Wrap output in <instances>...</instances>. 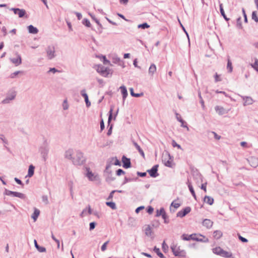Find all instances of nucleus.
Returning <instances> with one entry per match:
<instances>
[{
	"label": "nucleus",
	"mask_w": 258,
	"mask_h": 258,
	"mask_svg": "<svg viewBox=\"0 0 258 258\" xmlns=\"http://www.w3.org/2000/svg\"><path fill=\"white\" fill-rule=\"evenodd\" d=\"M0 140H1L3 143L5 144H8V142L4 135L0 134Z\"/></svg>",
	"instance_id": "obj_48"
},
{
	"label": "nucleus",
	"mask_w": 258,
	"mask_h": 258,
	"mask_svg": "<svg viewBox=\"0 0 258 258\" xmlns=\"http://www.w3.org/2000/svg\"><path fill=\"white\" fill-rule=\"evenodd\" d=\"M170 248L175 256H180L185 257L186 256V251L183 249H181L179 246L172 243L170 246Z\"/></svg>",
	"instance_id": "obj_2"
},
{
	"label": "nucleus",
	"mask_w": 258,
	"mask_h": 258,
	"mask_svg": "<svg viewBox=\"0 0 258 258\" xmlns=\"http://www.w3.org/2000/svg\"><path fill=\"white\" fill-rule=\"evenodd\" d=\"M158 165H155L152 167V168L149 170H147V172L149 173L150 176L152 177H156L159 175L158 173Z\"/></svg>",
	"instance_id": "obj_8"
},
{
	"label": "nucleus",
	"mask_w": 258,
	"mask_h": 258,
	"mask_svg": "<svg viewBox=\"0 0 258 258\" xmlns=\"http://www.w3.org/2000/svg\"><path fill=\"white\" fill-rule=\"evenodd\" d=\"M195 235L192 237V240L197 241L203 242L207 243L209 242V239L205 236L201 234H192Z\"/></svg>",
	"instance_id": "obj_7"
},
{
	"label": "nucleus",
	"mask_w": 258,
	"mask_h": 258,
	"mask_svg": "<svg viewBox=\"0 0 258 258\" xmlns=\"http://www.w3.org/2000/svg\"><path fill=\"white\" fill-rule=\"evenodd\" d=\"M215 109L216 112L219 115H223L228 112V111L225 108H224V107H223L222 106H215Z\"/></svg>",
	"instance_id": "obj_19"
},
{
	"label": "nucleus",
	"mask_w": 258,
	"mask_h": 258,
	"mask_svg": "<svg viewBox=\"0 0 258 258\" xmlns=\"http://www.w3.org/2000/svg\"><path fill=\"white\" fill-rule=\"evenodd\" d=\"M17 192H16V191H13L9 190L7 189H5V192H4V195L9 196H12L13 197H16Z\"/></svg>",
	"instance_id": "obj_33"
},
{
	"label": "nucleus",
	"mask_w": 258,
	"mask_h": 258,
	"mask_svg": "<svg viewBox=\"0 0 258 258\" xmlns=\"http://www.w3.org/2000/svg\"><path fill=\"white\" fill-rule=\"evenodd\" d=\"M28 30L29 33L31 34H36L38 32V30L37 28L34 27L33 25H30L28 26Z\"/></svg>",
	"instance_id": "obj_23"
},
{
	"label": "nucleus",
	"mask_w": 258,
	"mask_h": 258,
	"mask_svg": "<svg viewBox=\"0 0 258 258\" xmlns=\"http://www.w3.org/2000/svg\"><path fill=\"white\" fill-rule=\"evenodd\" d=\"M238 95L244 101V102H243V105L244 106H247V105H251L253 103V102H254V101L252 99V98L251 97H250V96H244L240 95L239 94H238Z\"/></svg>",
	"instance_id": "obj_11"
},
{
	"label": "nucleus",
	"mask_w": 258,
	"mask_h": 258,
	"mask_svg": "<svg viewBox=\"0 0 258 258\" xmlns=\"http://www.w3.org/2000/svg\"><path fill=\"white\" fill-rule=\"evenodd\" d=\"M119 89L122 95L123 101L124 102L128 95L126 88L124 86H121L120 87Z\"/></svg>",
	"instance_id": "obj_22"
},
{
	"label": "nucleus",
	"mask_w": 258,
	"mask_h": 258,
	"mask_svg": "<svg viewBox=\"0 0 258 258\" xmlns=\"http://www.w3.org/2000/svg\"><path fill=\"white\" fill-rule=\"evenodd\" d=\"M97 72L104 77H108L110 70L102 65H99L96 70Z\"/></svg>",
	"instance_id": "obj_6"
},
{
	"label": "nucleus",
	"mask_w": 258,
	"mask_h": 258,
	"mask_svg": "<svg viewBox=\"0 0 258 258\" xmlns=\"http://www.w3.org/2000/svg\"><path fill=\"white\" fill-rule=\"evenodd\" d=\"M191 211V208L189 207H186L183 210L178 212L177 213V217L182 218L184 217L186 214L189 213Z\"/></svg>",
	"instance_id": "obj_12"
},
{
	"label": "nucleus",
	"mask_w": 258,
	"mask_h": 258,
	"mask_svg": "<svg viewBox=\"0 0 258 258\" xmlns=\"http://www.w3.org/2000/svg\"><path fill=\"white\" fill-rule=\"evenodd\" d=\"M15 55L16 56V58H10V60L16 66H18L22 63V58L20 54L18 52H16Z\"/></svg>",
	"instance_id": "obj_10"
},
{
	"label": "nucleus",
	"mask_w": 258,
	"mask_h": 258,
	"mask_svg": "<svg viewBox=\"0 0 258 258\" xmlns=\"http://www.w3.org/2000/svg\"><path fill=\"white\" fill-rule=\"evenodd\" d=\"M165 213H166V212L165 211L164 209L163 208H160V210H157L156 216V217H159L160 216H162L163 215V214H164Z\"/></svg>",
	"instance_id": "obj_39"
},
{
	"label": "nucleus",
	"mask_w": 258,
	"mask_h": 258,
	"mask_svg": "<svg viewBox=\"0 0 258 258\" xmlns=\"http://www.w3.org/2000/svg\"><path fill=\"white\" fill-rule=\"evenodd\" d=\"M194 236L195 235H192V234L189 235L184 234L182 235L181 238L183 240H189L190 239L192 240V237Z\"/></svg>",
	"instance_id": "obj_37"
},
{
	"label": "nucleus",
	"mask_w": 258,
	"mask_h": 258,
	"mask_svg": "<svg viewBox=\"0 0 258 258\" xmlns=\"http://www.w3.org/2000/svg\"><path fill=\"white\" fill-rule=\"evenodd\" d=\"M213 222L208 219H204L202 222L203 225L208 229L211 228L213 225Z\"/></svg>",
	"instance_id": "obj_21"
},
{
	"label": "nucleus",
	"mask_w": 258,
	"mask_h": 258,
	"mask_svg": "<svg viewBox=\"0 0 258 258\" xmlns=\"http://www.w3.org/2000/svg\"><path fill=\"white\" fill-rule=\"evenodd\" d=\"M11 10L13 11L15 14L18 15L19 18H23L26 14V11L24 9L12 8Z\"/></svg>",
	"instance_id": "obj_14"
},
{
	"label": "nucleus",
	"mask_w": 258,
	"mask_h": 258,
	"mask_svg": "<svg viewBox=\"0 0 258 258\" xmlns=\"http://www.w3.org/2000/svg\"><path fill=\"white\" fill-rule=\"evenodd\" d=\"M153 250L160 258H165L164 255L160 252V249L159 248L155 246L154 247Z\"/></svg>",
	"instance_id": "obj_36"
},
{
	"label": "nucleus",
	"mask_w": 258,
	"mask_h": 258,
	"mask_svg": "<svg viewBox=\"0 0 258 258\" xmlns=\"http://www.w3.org/2000/svg\"><path fill=\"white\" fill-rule=\"evenodd\" d=\"M187 184L188 185L189 190L190 192H191L192 196L194 197V198L195 200H197L196 195L195 192L194 191V188H193L191 183L189 182V180H187Z\"/></svg>",
	"instance_id": "obj_24"
},
{
	"label": "nucleus",
	"mask_w": 258,
	"mask_h": 258,
	"mask_svg": "<svg viewBox=\"0 0 258 258\" xmlns=\"http://www.w3.org/2000/svg\"><path fill=\"white\" fill-rule=\"evenodd\" d=\"M180 206V204L176 203L175 201H173L171 204V206L173 207L175 209H177Z\"/></svg>",
	"instance_id": "obj_53"
},
{
	"label": "nucleus",
	"mask_w": 258,
	"mask_h": 258,
	"mask_svg": "<svg viewBox=\"0 0 258 258\" xmlns=\"http://www.w3.org/2000/svg\"><path fill=\"white\" fill-rule=\"evenodd\" d=\"M194 179L196 180L197 183L202 182L203 181L204 177L199 172H196L194 174Z\"/></svg>",
	"instance_id": "obj_18"
},
{
	"label": "nucleus",
	"mask_w": 258,
	"mask_h": 258,
	"mask_svg": "<svg viewBox=\"0 0 258 258\" xmlns=\"http://www.w3.org/2000/svg\"><path fill=\"white\" fill-rule=\"evenodd\" d=\"M51 72L53 74H55V73L59 72V71H58V70L54 68H52L49 69V71L47 72V73H49Z\"/></svg>",
	"instance_id": "obj_61"
},
{
	"label": "nucleus",
	"mask_w": 258,
	"mask_h": 258,
	"mask_svg": "<svg viewBox=\"0 0 258 258\" xmlns=\"http://www.w3.org/2000/svg\"><path fill=\"white\" fill-rule=\"evenodd\" d=\"M82 23L87 27H90L91 26L90 22L87 19H84L82 21Z\"/></svg>",
	"instance_id": "obj_46"
},
{
	"label": "nucleus",
	"mask_w": 258,
	"mask_h": 258,
	"mask_svg": "<svg viewBox=\"0 0 258 258\" xmlns=\"http://www.w3.org/2000/svg\"><path fill=\"white\" fill-rule=\"evenodd\" d=\"M204 201L205 203H207L208 204H209L210 205H213V204L214 203L213 198H212L209 196H206L205 197Z\"/></svg>",
	"instance_id": "obj_29"
},
{
	"label": "nucleus",
	"mask_w": 258,
	"mask_h": 258,
	"mask_svg": "<svg viewBox=\"0 0 258 258\" xmlns=\"http://www.w3.org/2000/svg\"><path fill=\"white\" fill-rule=\"evenodd\" d=\"M42 201L45 203L46 204L48 203V197L47 196L44 195L42 197Z\"/></svg>",
	"instance_id": "obj_64"
},
{
	"label": "nucleus",
	"mask_w": 258,
	"mask_h": 258,
	"mask_svg": "<svg viewBox=\"0 0 258 258\" xmlns=\"http://www.w3.org/2000/svg\"><path fill=\"white\" fill-rule=\"evenodd\" d=\"M222 235V232L220 230H215L213 232V237L216 239H220Z\"/></svg>",
	"instance_id": "obj_27"
},
{
	"label": "nucleus",
	"mask_w": 258,
	"mask_h": 258,
	"mask_svg": "<svg viewBox=\"0 0 258 258\" xmlns=\"http://www.w3.org/2000/svg\"><path fill=\"white\" fill-rule=\"evenodd\" d=\"M115 192V191L112 190L109 194V196L106 198L107 201L111 200L113 197V194Z\"/></svg>",
	"instance_id": "obj_60"
},
{
	"label": "nucleus",
	"mask_w": 258,
	"mask_h": 258,
	"mask_svg": "<svg viewBox=\"0 0 258 258\" xmlns=\"http://www.w3.org/2000/svg\"><path fill=\"white\" fill-rule=\"evenodd\" d=\"M149 27H150V25H148L147 23H143L141 24H139L138 26V28H141V29H143L148 28Z\"/></svg>",
	"instance_id": "obj_42"
},
{
	"label": "nucleus",
	"mask_w": 258,
	"mask_h": 258,
	"mask_svg": "<svg viewBox=\"0 0 258 258\" xmlns=\"http://www.w3.org/2000/svg\"><path fill=\"white\" fill-rule=\"evenodd\" d=\"M39 151L40 152L44 160H46L49 152L48 147L47 146L41 147L40 148Z\"/></svg>",
	"instance_id": "obj_13"
},
{
	"label": "nucleus",
	"mask_w": 258,
	"mask_h": 258,
	"mask_svg": "<svg viewBox=\"0 0 258 258\" xmlns=\"http://www.w3.org/2000/svg\"><path fill=\"white\" fill-rule=\"evenodd\" d=\"M251 67L257 72H258V59L255 58L254 63L251 64Z\"/></svg>",
	"instance_id": "obj_44"
},
{
	"label": "nucleus",
	"mask_w": 258,
	"mask_h": 258,
	"mask_svg": "<svg viewBox=\"0 0 258 258\" xmlns=\"http://www.w3.org/2000/svg\"><path fill=\"white\" fill-rule=\"evenodd\" d=\"M162 248L164 252H166L168 249V246L164 241L162 244Z\"/></svg>",
	"instance_id": "obj_47"
},
{
	"label": "nucleus",
	"mask_w": 258,
	"mask_h": 258,
	"mask_svg": "<svg viewBox=\"0 0 258 258\" xmlns=\"http://www.w3.org/2000/svg\"><path fill=\"white\" fill-rule=\"evenodd\" d=\"M251 18L255 22H258V17L257 16L256 12L253 11L252 13Z\"/></svg>",
	"instance_id": "obj_45"
},
{
	"label": "nucleus",
	"mask_w": 258,
	"mask_h": 258,
	"mask_svg": "<svg viewBox=\"0 0 258 258\" xmlns=\"http://www.w3.org/2000/svg\"><path fill=\"white\" fill-rule=\"evenodd\" d=\"M81 94L84 98V99L88 98V95L86 93V90L85 89L81 91Z\"/></svg>",
	"instance_id": "obj_54"
},
{
	"label": "nucleus",
	"mask_w": 258,
	"mask_h": 258,
	"mask_svg": "<svg viewBox=\"0 0 258 258\" xmlns=\"http://www.w3.org/2000/svg\"><path fill=\"white\" fill-rule=\"evenodd\" d=\"M16 96V92L12 91L7 95L6 97L2 101V103L4 104H9L15 99Z\"/></svg>",
	"instance_id": "obj_5"
},
{
	"label": "nucleus",
	"mask_w": 258,
	"mask_h": 258,
	"mask_svg": "<svg viewBox=\"0 0 258 258\" xmlns=\"http://www.w3.org/2000/svg\"><path fill=\"white\" fill-rule=\"evenodd\" d=\"M145 234L148 236H151L152 234V231L151 228L149 225L147 226L145 229Z\"/></svg>",
	"instance_id": "obj_38"
},
{
	"label": "nucleus",
	"mask_w": 258,
	"mask_h": 258,
	"mask_svg": "<svg viewBox=\"0 0 258 258\" xmlns=\"http://www.w3.org/2000/svg\"><path fill=\"white\" fill-rule=\"evenodd\" d=\"M227 69L229 73H231L232 72L233 68L232 66V62L229 59H228Z\"/></svg>",
	"instance_id": "obj_40"
},
{
	"label": "nucleus",
	"mask_w": 258,
	"mask_h": 258,
	"mask_svg": "<svg viewBox=\"0 0 258 258\" xmlns=\"http://www.w3.org/2000/svg\"><path fill=\"white\" fill-rule=\"evenodd\" d=\"M238 237L239 239L242 242H247L248 241L246 238L241 236L239 234H238Z\"/></svg>",
	"instance_id": "obj_58"
},
{
	"label": "nucleus",
	"mask_w": 258,
	"mask_h": 258,
	"mask_svg": "<svg viewBox=\"0 0 258 258\" xmlns=\"http://www.w3.org/2000/svg\"><path fill=\"white\" fill-rule=\"evenodd\" d=\"M124 173H125V172L121 169H118L116 171V175L117 176H120V175L123 174Z\"/></svg>",
	"instance_id": "obj_63"
},
{
	"label": "nucleus",
	"mask_w": 258,
	"mask_h": 258,
	"mask_svg": "<svg viewBox=\"0 0 258 258\" xmlns=\"http://www.w3.org/2000/svg\"><path fill=\"white\" fill-rule=\"evenodd\" d=\"M172 145L173 147H177L179 149H182L181 146L177 144V143L174 140L172 141Z\"/></svg>",
	"instance_id": "obj_50"
},
{
	"label": "nucleus",
	"mask_w": 258,
	"mask_h": 258,
	"mask_svg": "<svg viewBox=\"0 0 258 258\" xmlns=\"http://www.w3.org/2000/svg\"><path fill=\"white\" fill-rule=\"evenodd\" d=\"M134 180V178H128V177H125L124 181L122 183V184H124L126 183L127 182H131V181H132Z\"/></svg>",
	"instance_id": "obj_55"
},
{
	"label": "nucleus",
	"mask_w": 258,
	"mask_h": 258,
	"mask_svg": "<svg viewBox=\"0 0 258 258\" xmlns=\"http://www.w3.org/2000/svg\"><path fill=\"white\" fill-rule=\"evenodd\" d=\"M85 161L83 153L80 150H75L73 158V164L75 165H81Z\"/></svg>",
	"instance_id": "obj_1"
},
{
	"label": "nucleus",
	"mask_w": 258,
	"mask_h": 258,
	"mask_svg": "<svg viewBox=\"0 0 258 258\" xmlns=\"http://www.w3.org/2000/svg\"><path fill=\"white\" fill-rule=\"evenodd\" d=\"M106 205L109 207L112 210H116L117 209L116 204L114 202L108 201L105 203Z\"/></svg>",
	"instance_id": "obj_35"
},
{
	"label": "nucleus",
	"mask_w": 258,
	"mask_h": 258,
	"mask_svg": "<svg viewBox=\"0 0 258 258\" xmlns=\"http://www.w3.org/2000/svg\"><path fill=\"white\" fill-rule=\"evenodd\" d=\"M122 166L124 168H128L131 167V160L130 158L123 156L122 157Z\"/></svg>",
	"instance_id": "obj_17"
},
{
	"label": "nucleus",
	"mask_w": 258,
	"mask_h": 258,
	"mask_svg": "<svg viewBox=\"0 0 258 258\" xmlns=\"http://www.w3.org/2000/svg\"><path fill=\"white\" fill-rule=\"evenodd\" d=\"M34 244L36 249L40 252H44L46 251V248L44 247L39 246L36 240H34Z\"/></svg>",
	"instance_id": "obj_31"
},
{
	"label": "nucleus",
	"mask_w": 258,
	"mask_h": 258,
	"mask_svg": "<svg viewBox=\"0 0 258 258\" xmlns=\"http://www.w3.org/2000/svg\"><path fill=\"white\" fill-rule=\"evenodd\" d=\"M21 73H22V72L20 71H16L14 73L11 74V75H10V77L11 78H15L17 75H18V74H19Z\"/></svg>",
	"instance_id": "obj_59"
},
{
	"label": "nucleus",
	"mask_w": 258,
	"mask_h": 258,
	"mask_svg": "<svg viewBox=\"0 0 258 258\" xmlns=\"http://www.w3.org/2000/svg\"><path fill=\"white\" fill-rule=\"evenodd\" d=\"M223 249L220 247H217L213 249V252L217 255L221 256Z\"/></svg>",
	"instance_id": "obj_32"
},
{
	"label": "nucleus",
	"mask_w": 258,
	"mask_h": 258,
	"mask_svg": "<svg viewBox=\"0 0 258 258\" xmlns=\"http://www.w3.org/2000/svg\"><path fill=\"white\" fill-rule=\"evenodd\" d=\"M237 26L240 29L242 28L241 19L240 17L237 19Z\"/></svg>",
	"instance_id": "obj_51"
},
{
	"label": "nucleus",
	"mask_w": 258,
	"mask_h": 258,
	"mask_svg": "<svg viewBox=\"0 0 258 258\" xmlns=\"http://www.w3.org/2000/svg\"><path fill=\"white\" fill-rule=\"evenodd\" d=\"M75 150L72 149H69L66 150L64 154V157L66 159L71 160L73 163V158L75 154Z\"/></svg>",
	"instance_id": "obj_9"
},
{
	"label": "nucleus",
	"mask_w": 258,
	"mask_h": 258,
	"mask_svg": "<svg viewBox=\"0 0 258 258\" xmlns=\"http://www.w3.org/2000/svg\"><path fill=\"white\" fill-rule=\"evenodd\" d=\"M62 108H63V110H67L68 109L69 105L68 104L67 100H64L63 101V102L62 103Z\"/></svg>",
	"instance_id": "obj_52"
},
{
	"label": "nucleus",
	"mask_w": 258,
	"mask_h": 258,
	"mask_svg": "<svg viewBox=\"0 0 258 258\" xmlns=\"http://www.w3.org/2000/svg\"><path fill=\"white\" fill-rule=\"evenodd\" d=\"M16 197L19 198L21 199H24L26 198V196L23 193L17 192Z\"/></svg>",
	"instance_id": "obj_49"
},
{
	"label": "nucleus",
	"mask_w": 258,
	"mask_h": 258,
	"mask_svg": "<svg viewBox=\"0 0 258 258\" xmlns=\"http://www.w3.org/2000/svg\"><path fill=\"white\" fill-rule=\"evenodd\" d=\"M156 71H157V67H156V65L154 63H152L149 68V70H148L149 75L151 77H152L154 76L155 73L156 72Z\"/></svg>",
	"instance_id": "obj_20"
},
{
	"label": "nucleus",
	"mask_w": 258,
	"mask_h": 258,
	"mask_svg": "<svg viewBox=\"0 0 258 258\" xmlns=\"http://www.w3.org/2000/svg\"><path fill=\"white\" fill-rule=\"evenodd\" d=\"M249 161L252 163L251 166L253 167H256L258 165V158L256 157H251Z\"/></svg>",
	"instance_id": "obj_26"
},
{
	"label": "nucleus",
	"mask_w": 258,
	"mask_h": 258,
	"mask_svg": "<svg viewBox=\"0 0 258 258\" xmlns=\"http://www.w3.org/2000/svg\"><path fill=\"white\" fill-rule=\"evenodd\" d=\"M89 15L91 17L92 19L97 24V25L99 26V27L101 28H102V25L99 22V21L97 19H96L94 15H93L91 14H90Z\"/></svg>",
	"instance_id": "obj_41"
},
{
	"label": "nucleus",
	"mask_w": 258,
	"mask_h": 258,
	"mask_svg": "<svg viewBox=\"0 0 258 258\" xmlns=\"http://www.w3.org/2000/svg\"><path fill=\"white\" fill-rule=\"evenodd\" d=\"M220 11L221 15L223 17L224 19L226 21H228L229 20V19L227 17L226 15L225 14V12H224L222 4H220Z\"/></svg>",
	"instance_id": "obj_34"
},
{
	"label": "nucleus",
	"mask_w": 258,
	"mask_h": 258,
	"mask_svg": "<svg viewBox=\"0 0 258 258\" xmlns=\"http://www.w3.org/2000/svg\"><path fill=\"white\" fill-rule=\"evenodd\" d=\"M221 256L226 258H234L232 256V253L230 251H227L223 250Z\"/></svg>",
	"instance_id": "obj_28"
},
{
	"label": "nucleus",
	"mask_w": 258,
	"mask_h": 258,
	"mask_svg": "<svg viewBox=\"0 0 258 258\" xmlns=\"http://www.w3.org/2000/svg\"><path fill=\"white\" fill-rule=\"evenodd\" d=\"M111 60L113 63L118 64L119 66H121L123 68L124 67V63L120 60V58L118 57L116 54H113L111 56Z\"/></svg>",
	"instance_id": "obj_15"
},
{
	"label": "nucleus",
	"mask_w": 258,
	"mask_h": 258,
	"mask_svg": "<svg viewBox=\"0 0 258 258\" xmlns=\"http://www.w3.org/2000/svg\"><path fill=\"white\" fill-rule=\"evenodd\" d=\"M96 223L94 222H91L89 224V230L90 231H92L93 230L95 226H96Z\"/></svg>",
	"instance_id": "obj_56"
},
{
	"label": "nucleus",
	"mask_w": 258,
	"mask_h": 258,
	"mask_svg": "<svg viewBox=\"0 0 258 258\" xmlns=\"http://www.w3.org/2000/svg\"><path fill=\"white\" fill-rule=\"evenodd\" d=\"M179 122L181 123V126L186 128L187 131H189V128L186 123L181 118H180Z\"/></svg>",
	"instance_id": "obj_43"
},
{
	"label": "nucleus",
	"mask_w": 258,
	"mask_h": 258,
	"mask_svg": "<svg viewBox=\"0 0 258 258\" xmlns=\"http://www.w3.org/2000/svg\"><path fill=\"white\" fill-rule=\"evenodd\" d=\"M39 214L40 211L38 209L35 208L34 213L31 216V218L34 220V221H35L37 220L38 217L39 215Z\"/></svg>",
	"instance_id": "obj_30"
},
{
	"label": "nucleus",
	"mask_w": 258,
	"mask_h": 258,
	"mask_svg": "<svg viewBox=\"0 0 258 258\" xmlns=\"http://www.w3.org/2000/svg\"><path fill=\"white\" fill-rule=\"evenodd\" d=\"M35 167L33 165L29 166L28 174L26 177H31L34 175Z\"/></svg>",
	"instance_id": "obj_25"
},
{
	"label": "nucleus",
	"mask_w": 258,
	"mask_h": 258,
	"mask_svg": "<svg viewBox=\"0 0 258 258\" xmlns=\"http://www.w3.org/2000/svg\"><path fill=\"white\" fill-rule=\"evenodd\" d=\"M172 158L168 152H166L163 154L162 155V162L165 166L168 167H172Z\"/></svg>",
	"instance_id": "obj_3"
},
{
	"label": "nucleus",
	"mask_w": 258,
	"mask_h": 258,
	"mask_svg": "<svg viewBox=\"0 0 258 258\" xmlns=\"http://www.w3.org/2000/svg\"><path fill=\"white\" fill-rule=\"evenodd\" d=\"M112 111H113V108L111 107L109 110V117H108V122L109 123L110 121H111V119H112Z\"/></svg>",
	"instance_id": "obj_57"
},
{
	"label": "nucleus",
	"mask_w": 258,
	"mask_h": 258,
	"mask_svg": "<svg viewBox=\"0 0 258 258\" xmlns=\"http://www.w3.org/2000/svg\"><path fill=\"white\" fill-rule=\"evenodd\" d=\"M108 243L109 241H107L102 245L101 249L102 251H104L106 249V246Z\"/></svg>",
	"instance_id": "obj_62"
},
{
	"label": "nucleus",
	"mask_w": 258,
	"mask_h": 258,
	"mask_svg": "<svg viewBox=\"0 0 258 258\" xmlns=\"http://www.w3.org/2000/svg\"><path fill=\"white\" fill-rule=\"evenodd\" d=\"M86 171H87V173H86V175L87 177V178L89 179V180H90V181H94V180H96V178L97 177V175H95V174L93 173L90 170L89 168H86Z\"/></svg>",
	"instance_id": "obj_16"
},
{
	"label": "nucleus",
	"mask_w": 258,
	"mask_h": 258,
	"mask_svg": "<svg viewBox=\"0 0 258 258\" xmlns=\"http://www.w3.org/2000/svg\"><path fill=\"white\" fill-rule=\"evenodd\" d=\"M47 58L51 60L56 56L55 47L53 46H48L46 48Z\"/></svg>",
	"instance_id": "obj_4"
}]
</instances>
